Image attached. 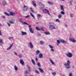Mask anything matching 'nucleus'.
Returning <instances> with one entry per match:
<instances>
[{
    "label": "nucleus",
    "mask_w": 76,
    "mask_h": 76,
    "mask_svg": "<svg viewBox=\"0 0 76 76\" xmlns=\"http://www.w3.org/2000/svg\"><path fill=\"white\" fill-rule=\"evenodd\" d=\"M64 64L66 67V69H69L70 67V61L69 60L67 61V64Z\"/></svg>",
    "instance_id": "obj_1"
},
{
    "label": "nucleus",
    "mask_w": 76,
    "mask_h": 76,
    "mask_svg": "<svg viewBox=\"0 0 76 76\" xmlns=\"http://www.w3.org/2000/svg\"><path fill=\"white\" fill-rule=\"evenodd\" d=\"M35 72H36V73H38V74H39V72L37 70H35Z\"/></svg>",
    "instance_id": "obj_41"
},
{
    "label": "nucleus",
    "mask_w": 76,
    "mask_h": 76,
    "mask_svg": "<svg viewBox=\"0 0 76 76\" xmlns=\"http://www.w3.org/2000/svg\"><path fill=\"white\" fill-rule=\"evenodd\" d=\"M62 17V15H61V14H59L58 16V18H59V19H60Z\"/></svg>",
    "instance_id": "obj_35"
},
{
    "label": "nucleus",
    "mask_w": 76,
    "mask_h": 76,
    "mask_svg": "<svg viewBox=\"0 0 76 76\" xmlns=\"http://www.w3.org/2000/svg\"><path fill=\"white\" fill-rule=\"evenodd\" d=\"M61 15H64L65 14V13L63 11H61Z\"/></svg>",
    "instance_id": "obj_38"
},
{
    "label": "nucleus",
    "mask_w": 76,
    "mask_h": 76,
    "mask_svg": "<svg viewBox=\"0 0 76 76\" xmlns=\"http://www.w3.org/2000/svg\"><path fill=\"white\" fill-rule=\"evenodd\" d=\"M7 25H8V26L10 27V26H11V25H10V24L9 23H7Z\"/></svg>",
    "instance_id": "obj_42"
},
{
    "label": "nucleus",
    "mask_w": 76,
    "mask_h": 76,
    "mask_svg": "<svg viewBox=\"0 0 76 76\" xmlns=\"http://www.w3.org/2000/svg\"><path fill=\"white\" fill-rule=\"evenodd\" d=\"M16 14V13L14 12L13 13V15H15Z\"/></svg>",
    "instance_id": "obj_58"
},
{
    "label": "nucleus",
    "mask_w": 76,
    "mask_h": 76,
    "mask_svg": "<svg viewBox=\"0 0 76 76\" xmlns=\"http://www.w3.org/2000/svg\"><path fill=\"white\" fill-rule=\"evenodd\" d=\"M44 34H46V35H50V32L48 31L45 32L44 33Z\"/></svg>",
    "instance_id": "obj_20"
},
{
    "label": "nucleus",
    "mask_w": 76,
    "mask_h": 76,
    "mask_svg": "<svg viewBox=\"0 0 76 76\" xmlns=\"http://www.w3.org/2000/svg\"><path fill=\"white\" fill-rule=\"evenodd\" d=\"M36 29L37 30V31H40L41 30V29L38 27H36Z\"/></svg>",
    "instance_id": "obj_37"
},
{
    "label": "nucleus",
    "mask_w": 76,
    "mask_h": 76,
    "mask_svg": "<svg viewBox=\"0 0 76 76\" xmlns=\"http://www.w3.org/2000/svg\"><path fill=\"white\" fill-rule=\"evenodd\" d=\"M12 38H13L12 37H9V39H12Z\"/></svg>",
    "instance_id": "obj_57"
},
{
    "label": "nucleus",
    "mask_w": 76,
    "mask_h": 76,
    "mask_svg": "<svg viewBox=\"0 0 76 76\" xmlns=\"http://www.w3.org/2000/svg\"><path fill=\"white\" fill-rule=\"evenodd\" d=\"M20 63L22 66H23V65H24V62H23V61L22 59H21L20 60Z\"/></svg>",
    "instance_id": "obj_9"
},
{
    "label": "nucleus",
    "mask_w": 76,
    "mask_h": 76,
    "mask_svg": "<svg viewBox=\"0 0 76 76\" xmlns=\"http://www.w3.org/2000/svg\"><path fill=\"white\" fill-rule=\"evenodd\" d=\"M32 3L33 4V5L34 6V7H36V4H35V3L34 1H33L32 2Z\"/></svg>",
    "instance_id": "obj_24"
},
{
    "label": "nucleus",
    "mask_w": 76,
    "mask_h": 76,
    "mask_svg": "<svg viewBox=\"0 0 76 76\" xmlns=\"http://www.w3.org/2000/svg\"><path fill=\"white\" fill-rule=\"evenodd\" d=\"M3 18H6V17H5V16H3Z\"/></svg>",
    "instance_id": "obj_64"
},
{
    "label": "nucleus",
    "mask_w": 76,
    "mask_h": 76,
    "mask_svg": "<svg viewBox=\"0 0 76 76\" xmlns=\"http://www.w3.org/2000/svg\"><path fill=\"white\" fill-rule=\"evenodd\" d=\"M15 20L13 19H11V20L9 21V22L11 24H14L15 23Z\"/></svg>",
    "instance_id": "obj_5"
},
{
    "label": "nucleus",
    "mask_w": 76,
    "mask_h": 76,
    "mask_svg": "<svg viewBox=\"0 0 76 76\" xmlns=\"http://www.w3.org/2000/svg\"><path fill=\"white\" fill-rule=\"evenodd\" d=\"M38 5H39L40 7L42 8H44L45 7V5L42 4L41 2H39V3L38 4Z\"/></svg>",
    "instance_id": "obj_4"
},
{
    "label": "nucleus",
    "mask_w": 76,
    "mask_h": 76,
    "mask_svg": "<svg viewBox=\"0 0 76 76\" xmlns=\"http://www.w3.org/2000/svg\"><path fill=\"white\" fill-rule=\"evenodd\" d=\"M29 44L30 45V48H34V46L33 45H32V42H30L29 43Z\"/></svg>",
    "instance_id": "obj_8"
},
{
    "label": "nucleus",
    "mask_w": 76,
    "mask_h": 76,
    "mask_svg": "<svg viewBox=\"0 0 76 76\" xmlns=\"http://www.w3.org/2000/svg\"><path fill=\"white\" fill-rule=\"evenodd\" d=\"M48 3L49 4H50V5H53V3L51 2L48 1Z\"/></svg>",
    "instance_id": "obj_26"
},
{
    "label": "nucleus",
    "mask_w": 76,
    "mask_h": 76,
    "mask_svg": "<svg viewBox=\"0 0 76 76\" xmlns=\"http://www.w3.org/2000/svg\"><path fill=\"white\" fill-rule=\"evenodd\" d=\"M28 70H26L25 72V73L26 74H28Z\"/></svg>",
    "instance_id": "obj_50"
},
{
    "label": "nucleus",
    "mask_w": 76,
    "mask_h": 76,
    "mask_svg": "<svg viewBox=\"0 0 76 76\" xmlns=\"http://www.w3.org/2000/svg\"><path fill=\"white\" fill-rule=\"evenodd\" d=\"M37 64L38 67H41V65L40 64V63H38Z\"/></svg>",
    "instance_id": "obj_36"
},
{
    "label": "nucleus",
    "mask_w": 76,
    "mask_h": 76,
    "mask_svg": "<svg viewBox=\"0 0 76 76\" xmlns=\"http://www.w3.org/2000/svg\"><path fill=\"white\" fill-rule=\"evenodd\" d=\"M56 22H60V20L58 19H56Z\"/></svg>",
    "instance_id": "obj_40"
},
{
    "label": "nucleus",
    "mask_w": 76,
    "mask_h": 76,
    "mask_svg": "<svg viewBox=\"0 0 76 76\" xmlns=\"http://www.w3.org/2000/svg\"><path fill=\"white\" fill-rule=\"evenodd\" d=\"M0 35H2V34L1 33V32L0 31Z\"/></svg>",
    "instance_id": "obj_56"
},
{
    "label": "nucleus",
    "mask_w": 76,
    "mask_h": 76,
    "mask_svg": "<svg viewBox=\"0 0 76 76\" xmlns=\"http://www.w3.org/2000/svg\"><path fill=\"white\" fill-rule=\"evenodd\" d=\"M61 42H62V43H64H64H67V41H64L63 39L61 40Z\"/></svg>",
    "instance_id": "obj_10"
},
{
    "label": "nucleus",
    "mask_w": 76,
    "mask_h": 76,
    "mask_svg": "<svg viewBox=\"0 0 76 76\" xmlns=\"http://www.w3.org/2000/svg\"><path fill=\"white\" fill-rule=\"evenodd\" d=\"M66 56L68 57H69V58H72L73 57L72 53L69 52H68V53L66 54Z\"/></svg>",
    "instance_id": "obj_2"
},
{
    "label": "nucleus",
    "mask_w": 76,
    "mask_h": 76,
    "mask_svg": "<svg viewBox=\"0 0 76 76\" xmlns=\"http://www.w3.org/2000/svg\"><path fill=\"white\" fill-rule=\"evenodd\" d=\"M35 60H36V61H38V58H36Z\"/></svg>",
    "instance_id": "obj_55"
},
{
    "label": "nucleus",
    "mask_w": 76,
    "mask_h": 76,
    "mask_svg": "<svg viewBox=\"0 0 76 76\" xmlns=\"http://www.w3.org/2000/svg\"><path fill=\"white\" fill-rule=\"evenodd\" d=\"M69 76H73V75H72V73H69Z\"/></svg>",
    "instance_id": "obj_49"
},
{
    "label": "nucleus",
    "mask_w": 76,
    "mask_h": 76,
    "mask_svg": "<svg viewBox=\"0 0 76 76\" xmlns=\"http://www.w3.org/2000/svg\"><path fill=\"white\" fill-rule=\"evenodd\" d=\"M61 41L59 40H57V43L56 44L57 45H59V44H60Z\"/></svg>",
    "instance_id": "obj_19"
},
{
    "label": "nucleus",
    "mask_w": 76,
    "mask_h": 76,
    "mask_svg": "<svg viewBox=\"0 0 76 76\" xmlns=\"http://www.w3.org/2000/svg\"><path fill=\"white\" fill-rule=\"evenodd\" d=\"M41 30H42V31H44V30H43V28H41Z\"/></svg>",
    "instance_id": "obj_61"
},
{
    "label": "nucleus",
    "mask_w": 76,
    "mask_h": 76,
    "mask_svg": "<svg viewBox=\"0 0 76 76\" xmlns=\"http://www.w3.org/2000/svg\"><path fill=\"white\" fill-rule=\"evenodd\" d=\"M69 40L70 41H71V42H76V40L72 39L71 38H69Z\"/></svg>",
    "instance_id": "obj_7"
},
{
    "label": "nucleus",
    "mask_w": 76,
    "mask_h": 76,
    "mask_svg": "<svg viewBox=\"0 0 76 76\" xmlns=\"http://www.w3.org/2000/svg\"><path fill=\"white\" fill-rule=\"evenodd\" d=\"M19 57L20 58H22V56L21 55V54H20L19 55Z\"/></svg>",
    "instance_id": "obj_44"
},
{
    "label": "nucleus",
    "mask_w": 76,
    "mask_h": 76,
    "mask_svg": "<svg viewBox=\"0 0 76 76\" xmlns=\"http://www.w3.org/2000/svg\"><path fill=\"white\" fill-rule=\"evenodd\" d=\"M14 54L15 55V56H18V55L17 54V53L16 52H14Z\"/></svg>",
    "instance_id": "obj_52"
},
{
    "label": "nucleus",
    "mask_w": 76,
    "mask_h": 76,
    "mask_svg": "<svg viewBox=\"0 0 76 76\" xmlns=\"http://www.w3.org/2000/svg\"><path fill=\"white\" fill-rule=\"evenodd\" d=\"M51 25H54V23L52 22L51 23Z\"/></svg>",
    "instance_id": "obj_51"
},
{
    "label": "nucleus",
    "mask_w": 76,
    "mask_h": 76,
    "mask_svg": "<svg viewBox=\"0 0 76 76\" xmlns=\"http://www.w3.org/2000/svg\"><path fill=\"white\" fill-rule=\"evenodd\" d=\"M23 24H24V25H29V24L26 22H23Z\"/></svg>",
    "instance_id": "obj_32"
},
{
    "label": "nucleus",
    "mask_w": 76,
    "mask_h": 76,
    "mask_svg": "<svg viewBox=\"0 0 76 76\" xmlns=\"http://www.w3.org/2000/svg\"><path fill=\"white\" fill-rule=\"evenodd\" d=\"M31 62L34 65H35V61H34V60L32 59H31Z\"/></svg>",
    "instance_id": "obj_25"
},
{
    "label": "nucleus",
    "mask_w": 76,
    "mask_h": 76,
    "mask_svg": "<svg viewBox=\"0 0 76 76\" xmlns=\"http://www.w3.org/2000/svg\"><path fill=\"white\" fill-rule=\"evenodd\" d=\"M4 14H5V15H6L7 16H10V14L6 12H4Z\"/></svg>",
    "instance_id": "obj_30"
},
{
    "label": "nucleus",
    "mask_w": 76,
    "mask_h": 76,
    "mask_svg": "<svg viewBox=\"0 0 76 76\" xmlns=\"http://www.w3.org/2000/svg\"><path fill=\"white\" fill-rule=\"evenodd\" d=\"M50 51L52 52H54V50L53 48L50 49Z\"/></svg>",
    "instance_id": "obj_43"
},
{
    "label": "nucleus",
    "mask_w": 76,
    "mask_h": 76,
    "mask_svg": "<svg viewBox=\"0 0 76 76\" xmlns=\"http://www.w3.org/2000/svg\"><path fill=\"white\" fill-rule=\"evenodd\" d=\"M61 9L62 11H64V8L63 7V6L61 5H60Z\"/></svg>",
    "instance_id": "obj_18"
},
{
    "label": "nucleus",
    "mask_w": 76,
    "mask_h": 76,
    "mask_svg": "<svg viewBox=\"0 0 76 76\" xmlns=\"http://www.w3.org/2000/svg\"><path fill=\"white\" fill-rule=\"evenodd\" d=\"M30 14L32 17H33V18L34 19H35V16H34V15H33L31 13H30Z\"/></svg>",
    "instance_id": "obj_31"
},
{
    "label": "nucleus",
    "mask_w": 76,
    "mask_h": 76,
    "mask_svg": "<svg viewBox=\"0 0 76 76\" xmlns=\"http://www.w3.org/2000/svg\"><path fill=\"white\" fill-rule=\"evenodd\" d=\"M45 43V42H44L42 41H40L39 42V44H41V45L42 44H44Z\"/></svg>",
    "instance_id": "obj_15"
},
{
    "label": "nucleus",
    "mask_w": 76,
    "mask_h": 76,
    "mask_svg": "<svg viewBox=\"0 0 76 76\" xmlns=\"http://www.w3.org/2000/svg\"><path fill=\"white\" fill-rule=\"evenodd\" d=\"M50 61L51 63L52 64H54V62H53V61L51 59H50Z\"/></svg>",
    "instance_id": "obj_27"
},
{
    "label": "nucleus",
    "mask_w": 76,
    "mask_h": 76,
    "mask_svg": "<svg viewBox=\"0 0 76 76\" xmlns=\"http://www.w3.org/2000/svg\"><path fill=\"white\" fill-rule=\"evenodd\" d=\"M48 10H47L46 9H44L43 10V11L44 13H47V11H48Z\"/></svg>",
    "instance_id": "obj_23"
},
{
    "label": "nucleus",
    "mask_w": 76,
    "mask_h": 76,
    "mask_svg": "<svg viewBox=\"0 0 76 76\" xmlns=\"http://www.w3.org/2000/svg\"><path fill=\"white\" fill-rule=\"evenodd\" d=\"M14 69H15V71H18V67H17V66L16 65H15L14 66Z\"/></svg>",
    "instance_id": "obj_13"
},
{
    "label": "nucleus",
    "mask_w": 76,
    "mask_h": 76,
    "mask_svg": "<svg viewBox=\"0 0 76 76\" xmlns=\"http://www.w3.org/2000/svg\"><path fill=\"white\" fill-rule=\"evenodd\" d=\"M52 75H53V76H55L56 75V73H52Z\"/></svg>",
    "instance_id": "obj_48"
},
{
    "label": "nucleus",
    "mask_w": 76,
    "mask_h": 76,
    "mask_svg": "<svg viewBox=\"0 0 76 76\" xmlns=\"http://www.w3.org/2000/svg\"><path fill=\"white\" fill-rule=\"evenodd\" d=\"M49 47H50V48H51V49L54 48V47H53V46L51 45H49Z\"/></svg>",
    "instance_id": "obj_33"
},
{
    "label": "nucleus",
    "mask_w": 76,
    "mask_h": 76,
    "mask_svg": "<svg viewBox=\"0 0 76 76\" xmlns=\"http://www.w3.org/2000/svg\"><path fill=\"white\" fill-rule=\"evenodd\" d=\"M65 27H67L68 26L66 24L65 25Z\"/></svg>",
    "instance_id": "obj_63"
},
{
    "label": "nucleus",
    "mask_w": 76,
    "mask_h": 76,
    "mask_svg": "<svg viewBox=\"0 0 76 76\" xmlns=\"http://www.w3.org/2000/svg\"><path fill=\"white\" fill-rule=\"evenodd\" d=\"M26 34H27L26 33V32H24L23 31L22 32L21 35H22V36H23V35H26Z\"/></svg>",
    "instance_id": "obj_11"
},
{
    "label": "nucleus",
    "mask_w": 76,
    "mask_h": 76,
    "mask_svg": "<svg viewBox=\"0 0 76 76\" xmlns=\"http://www.w3.org/2000/svg\"><path fill=\"white\" fill-rule=\"evenodd\" d=\"M28 8H27V7L26 6H24L23 7V10L24 12H26L27 10H28Z\"/></svg>",
    "instance_id": "obj_6"
},
{
    "label": "nucleus",
    "mask_w": 76,
    "mask_h": 76,
    "mask_svg": "<svg viewBox=\"0 0 76 76\" xmlns=\"http://www.w3.org/2000/svg\"><path fill=\"white\" fill-rule=\"evenodd\" d=\"M28 71L30 72H31V70L30 69H28Z\"/></svg>",
    "instance_id": "obj_62"
},
{
    "label": "nucleus",
    "mask_w": 76,
    "mask_h": 76,
    "mask_svg": "<svg viewBox=\"0 0 76 76\" xmlns=\"http://www.w3.org/2000/svg\"><path fill=\"white\" fill-rule=\"evenodd\" d=\"M42 57H43V55L42 54L40 53L39 55V57L40 58H42Z\"/></svg>",
    "instance_id": "obj_17"
},
{
    "label": "nucleus",
    "mask_w": 76,
    "mask_h": 76,
    "mask_svg": "<svg viewBox=\"0 0 76 76\" xmlns=\"http://www.w3.org/2000/svg\"><path fill=\"white\" fill-rule=\"evenodd\" d=\"M49 28L50 30H53V29H56V28L55 26H54L53 25H51L49 26Z\"/></svg>",
    "instance_id": "obj_3"
},
{
    "label": "nucleus",
    "mask_w": 76,
    "mask_h": 76,
    "mask_svg": "<svg viewBox=\"0 0 76 76\" xmlns=\"http://www.w3.org/2000/svg\"><path fill=\"white\" fill-rule=\"evenodd\" d=\"M3 4L4 6H5V5H6L7 4V3L6 1L4 0H3L2 1Z\"/></svg>",
    "instance_id": "obj_12"
},
{
    "label": "nucleus",
    "mask_w": 76,
    "mask_h": 76,
    "mask_svg": "<svg viewBox=\"0 0 76 76\" xmlns=\"http://www.w3.org/2000/svg\"><path fill=\"white\" fill-rule=\"evenodd\" d=\"M70 16L71 18H72V17H73V15H72V14H70Z\"/></svg>",
    "instance_id": "obj_60"
},
{
    "label": "nucleus",
    "mask_w": 76,
    "mask_h": 76,
    "mask_svg": "<svg viewBox=\"0 0 76 76\" xmlns=\"http://www.w3.org/2000/svg\"><path fill=\"white\" fill-rule=\"evenodd\" d=\"M40 53V51L39 50H38L36 51V55H38Z\"/></svg>",
    "instance_id": "obj_28"
},
{
    "label": "nucleus",
    "mask_w": 76,
    "mask_h": 76,
    "mask_svg": "<svg viewBox=\"0 0 76 76\" xmlns=\"http://www.w3.org/2000/svg\"><path fill=\"white\" fill-rule=\"evenodd\" d=\"M28 27L29 28H31V25H28Z\"/></svg>",
    "instance_id": "obj_54"
},
{
    "label": "nucleus",
    "mask_w": 76,
    "mask_h": 76,
    "mask_svg": "<svg viewBox=\"0 0 76 76\" xmlns=\"http://www.w3.org/2000/svg\"><path fill=\"white\" fill-rule=\"evenodd\" d=\"M48 14L49 15V16H50V15H51L50 14V12H49V11L48 10L47 11V12Z\"/></svg>",
    "instance_id": "obj_45"
},
{
    "label": "nucleus",
    "mask_w": 76,
    "mask_h": 76,
    "mask_svg": "<svg viewBox=\"0 0 76 76\" xmlns=\"http://www.w3.org/2000/svg\"><path fill=\"white\" fill-rule=\"evenodd\" d=\"M37 17H38V19H39L40 18V17L41 16V15L40 14H37Z\"/></svg>",
    "instance_id": "obj_29"
},
{
    "label": "nucleus",
    "mask_w": 76,
    "mask_h": 76,
    "mask_svg": "<svg viewBox=\"0 0 76 76\" xmlns=\"http://www.w3.org/2000/svg\"><path fill=\"white\" fill-rule=\"evenodd\" d=\"M38 35L39 37H41V35L39 33L38 34Z\"/></svg>",
    "instance_id": "obj_53"
},
{
    "label": "nucleus",
    "mask_w": 76,
    "mask_h": 76,
    "mask_svg": "<svg viewBox=\"0 0 76 76\" xmlns=\"http://www.w3.org/2000/svg\"><path fill=\"white\" fill-rule=\"evenodd\" d=\"M0 43L1 44H3V42L1 39H0Z\"/></svg>",
    "instance_id": "obj_34"
},
{
    "label": "nucleus",
    "mask_w": 76,
    "mask_h": 76,
    "mask_svg": "<svg viewBox=\"0 0 76 76\" xmlns=\"http://www.w3.org/2000/svg\"><path fill=\"white\" fill-rule=\"evenodd\" d=\"M30 10H31V12H32L33 13H34V10H32V8H30Z\"/></svg>",
    "instance_id": "obj_47"
},
{
    "label": "nucleus",
    "mask_w": 76,
    "mask_h": 76,
    "mask_svg": "<svg viewBox=\"0 0 76 76\" xmlns=\"http://www.w3.org/2000/svg\"><path fill=\"white\" fill-rule=\"evenodd\" d=\"M12 47H13V44L10 45L9 47L7 49V50H10V48H12Z\"/></svg>",
    "instance_id": "obj_16"
},
{
    "label": "nucleus",
    "mask_w": 76,
    "mask_h": 76,
    "mask_svg": "<svg viewBox=\"0 0 76 76\" xmlns=\"http://www.w3.org/2000/svg\"><path fill=\"white\" fill-rule=\"evenodd\" d=\"M24 21V20L22 19H20L19 20V22H20V23H23Z\"/></svg>",
    "instance_id": "obj_21"
},
{
    "label": "nucleus",
    "mask_w": 76,
    "mask_h": 76,
    "mask_svg": "<svg viewBox=\"0 0 76 76\" xmlns=\"http://www.w3.org/2000/svg\"><path fill=\"white\" fill-rule=\"evenodd\" d=\"M29 17V15H28L27 16H25L24 17L25 18H26V19H27V18H28Z\"/></svg>",
    "instance_id": "obj_39"
},
{
    "label": "nucleus",
    "mask_w": 76,
    "mask_h": 76,
    "mask_svg": "<svg viewBox=\"0 0 76 76\" xmlns=\"http://www.w3.org/2000/svg\"><path fill=\"white\" fill-rule=\"evenodd\" d=\"M72 1H70V4H72Z\"/></svg>",
    "instance_id": "obj_59"
},
{
    "label": "nucleus",
    "mask_w": 76,
    "mask_h": 76,
    "mask_svg": "<svg viewBox=\"0 0 76 76\" xmlns=\"http://www.w3.org/2000/svg\"><path fill=\"white\" fill-rule=\"evenodd\" d=\"M39 70L40 71L41 73H43V72H44V71H43V70H42V69L40 68H39Z\"/></svg>",
    "instance_id": "obj_22"
},
{
    "label": "nucleus",
    "mask_w": 76,
    "mask_h": 76,
    "mask_svg": "<svg viewBox=\"0 0 76 76\" xmlns=\"http://www.w3.org/2000/svg\"><path fill=\"white\" fill-rule=\"evenodd\" d=\"M10 15H13V12H11L10 13Z\"/></svg>",
    "instance_id": "obj_46"
},
{
    "label": "nucleus",
    "mask_w": 76,
    "mask_h": 76,
    "mask_svg": "<svg viewBox=\"0 0 76 76\" xmlns=\"http://www.w3.org/2000/svg\"><path fill=\"white\" fill-rule=\"evenodd\" d=\"M29 31L30 32H31V33L33 34L34 31L32 30V28H29Z\"/></svg>",
    "instance_id": "obj_14"
}]
</instances>
